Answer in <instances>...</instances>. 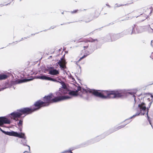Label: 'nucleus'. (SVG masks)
Here are the masks:
<instances>
[{
    "label": "nucleus",
    "mask_w": 153,
    "mask_h": 153,
    "mask_svg": "<svg viewBox=\"0 0 153 153\" xmlns=\"http://www.w3.org/2000/svg\"><path fill=\"white\" fill-rule=\"evenodd\" d=\"M58 64H59L60 67L63 68H65L66 66L65 65L66 62L64 59H61V61L58 62Z\"/></svg>",
    "instance_id": "obj_9"
},
{
    "label": "nucleus",
    "mask_w": 153,
    "mask_h": 153,
    "mask_svg": "<svg viewBox=\"0 0 153 153\" xmlns=\"http://www.w3.org/2000/svg\"><path fill=\"white\" fill-rule=\"evenodd\" d=\"M153 43V40H152V41H151V45L152 46H153V45H152Z\"/></svg>",
    "instance_id": "obj_17"
},
{
    "label": "nucleus",
    "mask_w": 153,
    "mask_h": 153,
    "mask_svg": "<svg viewBox=\"0 0 153 153\" xmlns=\"http://www.w3.org/2000/svg\"><path fill=\"white\" fill-rule=\"evenodd\" d=\"M32 80L31 79H23L21 81H20L19 82V83H22L23 82H27L28 81H29L31 80Z\"/></svg>",
    "instance_id": "obj_13"
},
{
    "label": "nucleus",
    "mask_w": 153,
    "mask_h": 153,
    "mask_svg": "<svg viewBox=\"0 0 153 153\" xmlns=\"http://www.w3.org/2000/svg\"><path fill=\"white\" fill-rule=\"evenodd\" d=\"M137 91L136 89L131 90L124 89L109 91H99L91 89L88 88L84 89L80 86H77V96L84 97L87 94L89 93L103 99L118 98L121 97L127 93L132 94H135Z\"/></svg>",
    "instance_id": "obj_1"
},
{
    "label": "nucleus",
    "mask_w": 153,
    "mask_h": 153,
    "mask_svg": "<svg viewBox=\"0 0 153 153\" xmlns=\"http://www.w3.org/2000/svg\"><path fill=\"white\" fill-rule=\"evenodd\" d=\"M92 52V51H90V52H88V53H87L86 54H85L83 55V56H82V57H81L80 58V59L79 60V61H80L82 59L85 58L86 56H87L90 53H91Z\"/></svg>",
    "instance_id": "obj_11"
},
{
    "label": "nucleus",
    "mask_w": 153,
    "mask_h": 153,
    "mask_svg": "<svg viewBox=\"0 0 153 153\" xmlns=\"http://www.w3.org/2000/svg\"><path fill=\"white\" fill-rule=\"evenodd\" d=\"M78 80L79 81V82L81 83V82H80V81H81V80H80V79H78Z\"/></svg>",
    "instance_id": "obj_20"
},
{
    "label": "nucleus",
    "mask_w": 153,
    "mask_h": 153,
    "mask_svg": "<svg viewBox=\"0 0 153 153\" xmlns=\"http://www.w3.org/2000/svg\"><path fill=\"white\" fill-rule=\"evenodd\" d=\"M7 77V76L5 74L0 75V80L4 79Z\"/></svg>",
    "instance_id": "obj_12"
},
{
    "label": "nucleus",
    "mask_w": 153,
    "mask_h": 153,
    "mask_svg": "<svg viewBox=\"0 0 153 153\" xmlns=\"http://www.w3.org/2000/svg\"><path fill=\"white\" fill-rule=\"evenodd\" d=\"M37 78L39 79H44L46 80H49L53 81H57L55 79H53L50 77L45 76V75H42L38 76Z\"/></svg>",
    "instance_id": "obj_6"
},
{
    "label": "nucleus",
    "mask_w": 153,
    "mask_h": 153,
    "mask_svg": "<svg viewBox=\"0 0 153 153\" xmlns=\"http://www.w3.org/2000/svg\"><path fill=\"white\" fill-rule=\"evenodd\" d=\"M22 123V122L21 121H20L19 122V124H21Z\"/></svg>",
    "instance_id": "obj_18"
},
{
    "label": "nucleus",
    "mask_w": 153,
    "mask_h": 153,
    "mask_svg": "<svg viewBox=\"0 0 153 153\" xmlns=\"http://www.w3.org/2000/svg\"><path fill=\"white\" fill-rule=\"evenodd\" d=\"M59 71L56 69L50 70L49 71L50 74L53 75H56L59 74Z\"/></svg>",
    "instance_id": "obj_10"
},
{
    "label": "nucleus",
    "mask_w": 153,
    "mask_h": 153,
    "mask_svg": "<svg viewBox=\"0 0 153 153\" xmlns=\"http://www.w3.org/2000/svg\"><path fill=\"white\" fill-rule=\"evenodd\" d=\"M78 67L79 68V69H78V72L79 73H81V68L79 66Z\"/></svg>",
    "instance_id": "obj_14"
},
{
    "label": "nucleus",
    "mask_w": 153,
    "mask_h": 153,
    "mask_svg": "<svg viewBox=\"0 0 153 153\" xmlns=\"http://www.w3.org/2000/svg\"><path fill=\"white\" fill-rule=\"evenodd\" d=\"M35 107H36V109L33 110L34 111L39 109V108L41 107L42 106H44L45 105H44V103L42 102H41L40 101H38L36 102L35 104Z\"/></svg>",
    "instance_id": "obj_8"
},
{
    "label": "nucleus",
    "mask_w": 153,
    "mask_h": 153,
    "mask_svg": "<svg viewBox=\"0 0 153 153\" xmlns=\"http://www.w3.org/2000/svg\"><path fill=\"white\" fill-rule=\"evenodd\" d=\"M0 130L5 134L10 136H13L15 137H17L20 138L23 137L24 136V134L21 133L20 134H18L17 132L13 131L11 132H5L3 131L0 128Z\"/></svg>",
    "instance_id": "obj_5"
},
{
    "label": "nucleus",
    "mask_w": 153,
    "mask_h": 153,
    "mask_svg": "<svg viewBox=\"0 0 153 153\" xmlns=\"http://www.w3.org/2000/svg\"><path fill=\"white\" fill-rule=\"evenodd\" d=\"M29 147V149H30V147L29 146H28Z\"/></svg>",
    "instance_id": "obj_24"
},
{
    "label": "nucleus",
    "mask_w": 153,
    "mask_h": 153,
    "mask_svg": "<svg viewBox=\"0 0 153 153\" xmlns=\"http://www.w3.org/2000/svg\"><path fill=\"white\" fill-rule=\"evenodd\" d=\"M153 96L151 94H146L142 96L141 100H143L144 102H142L139 104L137 108V113L131 117H134L138 115L139 114L144 115L146 113L148 114V109L146 108V104H148L150 106L153 101Z\"/></svg>",
    "instance_id": "obj_2"
},
{
    "label": "nucleus",
    "mask_w": 153,
    "mask_h": 153,
    "mask_svg": "<svg viewBox=\"0 0 153 153\" xmlns=\"http://www.w3.org/2000/svg\"><path fill=\"white\" fill-rule=\"evenodd\" d=\"M90 42H92L93 41H92V40H90L89 41Z\"/></svg>",
    "instance_id": "obj_21"
},
{
    "label": "nucleus",
    "mask_w": 153,
    "mask_h": 153,
    "mask_svg": "<svg viewBox=\"0 0 153 153\" xmlns=\"http://www.w3.org/2000/svg\"><path fill=\"white\" fill-rule=\"evenodd\" d=\"M82 51L83 52H84V50H83V51Z\"/></svg>",
    "instance_id": "obj_26"
},
{
    "label": "nucleus",
    "mask_w": 153,
    "mask_h": 153,
    "mask_svg": "<svg viewBox=\"0 0 153 153\" xmlns=\"http://www.w3.org/2000/svg\"><path fill=\"white\" fill-rule=\"evenodd\" d=\"M140 29H141V28H138L137 29V30H138V31H137V33H140L141 32H142V31H140Z\"/></svg>",
    "instance_id": "obj_15"
},
{
    "label": "nucleus",
    "mask_w": 153,
    "mask_h": 153,
    "mask_svg": "<svg viewBox=\"0 0 153 153\" xmlns=\"http://www.w3.org/2000/svg\"><path fill=\"white\" fill-rule=\"evenodd\" d=\"M62 87L60 88V90L61 91H63V93L64 94L68 93L70 95V96H63L60 98H56L51 100V95L48 96L47 97H44V99L45 102H57L60 101L67 100L71 98L72 97L76 96V93L75 91H71L68 92V91L66 88L65 85L63 83H62Z\"/></svg>",
    "instance_id": "obj_3"
},
{
    "label": "nucleus",
    "mask_w": 153,
    "mask_h": 153,
    "mask_svg": "<svg viewBox=\"0 0 153 153\" xmlns=\"http://www.w3.org/2000/svg\"><path fill=\"white\" fill-rule=\"evenodd\" d=\"M148 120H149V123H150V124H151V125H151V122H150V120H149V119H148ZM151 126H152V125H151Z\"/></svg>",
    "instance_id": "obj_19"
},
{
    "label": "nucleus",
    "mask_w": 153,
    "mask_h": 153,
    "mask_svg": "<svg viewBox=\"0 0 153 153\" xmlns=\"http://www.w3.org/2000/svg\"><path fill=\"white\" fill-rule=\"evenodd\" d=\"M152 29L153 30V28H152Z\"/></svg>",
    "instance_id": "obj_25"
},
{
    "label": "nucleus",
    "mask_w": 153,
    "mask_h": 153,
    "mask_svg": "<svg viewBox=\"0 0 153 153\" xmlns=\"http://www.w3.org/2000/svg\"><path fill=\"white\" fill-rule=\"evenodd\" d=\"M119 126L118 127V129H120V128H122L124 126Z\"/></svg>",
    "instance_id": "obj_16"
},
{
    "label": "nucleus",
    "mask_w": 153,
    "mask_h": 153,
    "mask_svg": "<svg viewBox=\"0 0 153 153\" xmlns=\"http://www.w3.org/2000/svg\"><path fill=\"white\" fill-rule=\"evenodd\" d=\"M10 121L6 118L1 117L0 118V125H3L4 123H10Z\"/></svg>",
    "instance_id": "obj_7"
},
{
    "label": "nucleus",
    "mask_w": 153,
    "mask_h": 153,
    "mask_svg": "<svg viewBox=\"0 0 153 153\" xmlns=\"http://www.w3.org/2000/svg\"><path fill=\"white\" fill-rule=\"evenodd\" d=\"M56 81V82H59V81Z\"/></svg>",
    "instance_id": "obj_23"
},
{
    "label": "nucleus",
    "mask_w": 153,
    "mask_h": 153,
    "mask_svg": "<svg viewBox=\"0 0 153 153\" xmlns=\"http://www.w3.org/2000/svg\"><path fill=\"white\" fill-rule=\"evenodd\" d=\"M87 47H84V48H87Z\"/></svg>",
    "instance_id": "obj_22"
},
{
    "label": "nucleus",
    "mask_w": 153,
    "mask_h": 153,
    "mask_svg": "<svg viewBox=\"0 0 153 153\" xmlns=\"http://www.w3.org/2000/svg\"><path fill=\"white\" fill-rule=\"evenodd\" d=\"M33 110H32L28 108H24L22 110L18 111L16 113H13L11 114L12 117L14 119L20 117L21 115L24 114H28L33 111Z\"/></svg>",
    "instance_id": "obj_4"
}]
</instances>
